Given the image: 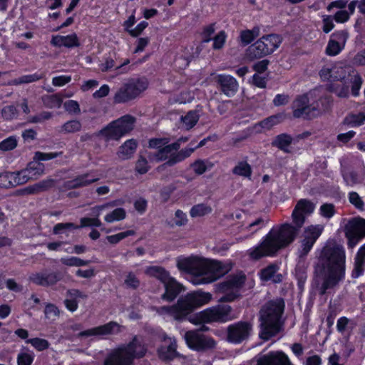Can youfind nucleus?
<instances>
[{
  "mask_svg": "<svg viewBox=\"0 0 365 365\" xmlns=\"http://www.w3.org/2000/svg\"><path fill=\"white\" fill-rule=\"evenodd\" d=\"M82 125L79 120H68L61 125L59 133L63 134L73 133L80 131Z\"/></svg>",
  "mask_w": 365,
  "mask_h": 365,
  "instance_id": "nucleus-34",
  "label": "nucleus"
},
{
  "mask_svg": "<svg viewBox=\"0 0 365 365\" xmlns=\"http://www.w3.org/2000/svg\"><path fill=\"white\" fill-rule=\"evenodd\" d=\"M65 110L71 114L78 115L81 113L79 104L73 100H68L63 104Z\"/></svg>",
  "mask_w": 365,
  "mask_h": 365,
  "instance_id": "nucleus-52",
  "label": "nucleus"
},
{
  "mask_svg": "<svg viewBox=\"0 0 365 365\" xmlns=\"http://www.w3.org/2000/svg\"><path fill=\"white\" fill-rule=\"evenodd\" d=\"M335 213V207L331 203H324L320 207V214L326 218H331Z\"/></svg>",
  "mask_w": 365,
  "mask_h": 365,
  "instance_id": "nucleus-53",
  "label": "nucleus"
},
{
  "mask_svg": "<svg viewBox=\"0 0 365 365\" xmlns=\"http://www.w3.org/2000/svg\"><path fill=\"white\" fill-rule=\"evenodd\" d=\"M347 70H350V68L342 67V66H334L333 67V76L332 79L334 81H342L346 78V75L349 71Z\"/></svg>",
  "mask_w": 365,
  "mask_h": 365,
  "instance_id": "nucleus-49",
  "label": "nucleus"
},
{
  "mask_svg": "<svg viewBox=\"0 0 365 365\" xmlns=\"http://www.w3.org/2000/svg\"><path fill=\"white\" fill-rule=\"evenodd\" d=\"M136 122V118L130 115H125L110 123L106 128L100 130V135L106 140H118L120 138L130 133Z\"/></svg>",
  "mask_w": 365,
  "mask_h": 365,
  "instance_id": "nucleus-9",
  "label": "nucleus"
},
{
  "mask_svg": "<svg viewBox=\"0 0 365 365\" xmlns=\"http://www.w3.org/2000/svg\"><path fill=\"white\" fill-rule=\"evenodd\" d=\"M147 344H127L114 349L103 359V365H133L135 359L143 358L147 352Z\"/></svg>",
  "mask_w": 365,
  "mask_h": 365,
  "instance_id": "nucleus-6",
  "label": "nucleus"
},
{
  "mask_svg": "<svg viewBox=\"0 0 365 365\" xmlns=\"http://www.w3.org/2000/svg\"><path fill=\"white\" fill-rule=\"evenodd\" d=\"M135 171L140 174H145L149 170V166L148 165V160L145 158L143 156H140L138 160L135 163Z\"/></svg>",
  "mask_w": 365,
  "mask_h": 365,
  "instance_id": "nucleus-55",
  "label": "nucleus"
},
{
  "mask_svg": "<svg viewBox=\"0 0 365 365\" xmlns=\"http://www.w3.org/2000/svg\"><path fill=\"white\" fill-rule=\"evenodd\" d=\"M56 180L52 178H47L37 182L38 190L41 192H45L55 185Z\"/></svg>",
  "mask_w": 365,
  "mask_h": 365,
  "instance_id": "nucleus-60",
  "label": "nucleus"
},
{
  "mask_svg": "<svg viewBox=\"0 0 365 365\" xmlns=\"http://www.w3.org/2000/svg\"><path fill=\"white\" fill-rule=\"evenodd\" d=\"M307 265L304 262V259H299V261L295 269V275L298 280L299 288H302L307 278Z\"/></svg>",
  "mask_w": 365,
  "mask_h": 365,
  "instance_id": "nucleus-32",
  "label": "nucleus"
},
{
  "mask_svg": "<svg viewBox=\"0 0 365 365\" xmlns=\"http://www.w3.org/2000/svg\"><path fill=\"white\" fill-rule=\"evenodd\" d=\"M252 330L250 324L240 322L227 327V339L231 342H241L248 340Z\"/></svg>",
  "mask_w": 365,
  "mask_h": 365,
  "instance_id": "nucleus-15",
  "label": "nucleus"
},
{
  "mask_svg": "<svg viewBox=\"0 0 365 365\" xmlns=\"http://www.w3.org/2000/svg\"><path fill=\"white\" fill-rule=\"evenodd\" d=\"M285 307L284 301L281 297L267 302L260 309L259 320L261 331L259 336L267 341L277 335L281 330V318Z\"/></svg>",
  "mask_w": 365,
  "mask_h": 365,
  "instance_id": "nucleus-5",
  "label": "nucleus"
},
{
  "mask_svg": "<svg viewBox=\"0 0 365 365\" xmlns=\"http://www.w3.org/2000/svg\"><path fill=\"white\" fill-rule=\"evenodd\" d=\"M212 299V294L205 292H192L180 297L177 303L172 306L153 307L160 315L168 314L175 320L182 321L197 308L207 304Z\"/></svg>",
  "mask_w": 365,
  "mask_h": 365,
  "instance_id": "nucleus-4",
  "label": "nucleus"
},
{
  "mask_svg": "<svg viewBox=\"0 0 365 365\" xmlns=\"http://www.w3.org/2000/svg\"><path fill=\"white\" fill-rule=\"evenodd\" d=\"M101 225V222L99 220L98 217H83L81 219V225H79L78 227L79 228H81L88 226L100 227Z\"/></svg>",
  "mask_w": 365,
  "mask_h": 365,
  "instance_id": "nucleus-61",
  "label": "nucleus"
},
{
  "mask_svg": "<svg viewBox=\"0 0 365 365\" xmlns=\"http://www.w3.org/2000/svg\"><path fill=\"white\" fill-rule=\"evenodd\" d=\"M217 344H187L188 347L197 351H205L216 348Z\"/></svg>",
  "mask_w": 365,
  "mask_h": 365,
  "instance_id": "nucleus-56",
  "label": "nucleus"
},
{
  "mask_svg": "<svg viewBox=\"0 0 365 365\" xmlns=\"http://www.w3.org/2000/svg\"><path fill=\"white\" fill-rule=\"evenodd\" d=\"M34 356L33 353L21 352L18 354V365H31L34 361Z\"/></svg>",
  "mask_w": 365,
  "mask_h": 365,
  "instance_id": "nucleus-51",
  "label": "nucleus"
},
{
  "mask_svg": "<svg viewBox=\"0 0 365 365\" xmlns=\"http://www.w3.org/2000/svg\"><path fill=\"white\" fill-rule=\"evenodd\" d=\"M89 173L78 175L72 180L64 182L63 185L59 187V190L62 192H64L71 189H77L79 187H86L98 180V178H89Z\"/></svg>",
  "mask_w": 365,
  "mask_h": 365,
  "instance_id": "nucleus-19",
  "label": "nucleus"
},
{
  "mask_svg": "<svg viewBox=\"0 0 365 365\" xmlns=\"http://www.w3.org/2000/svg\"><path fill=\"white\" fill-rule=\"evenodd\" d=\"M79 227L72 222L58 223L53 228V233L54 235H60L64 233L66 230L71 229H78Z\"/></svg>",
  "mask_w": 365,
  "mask_h": 365,
  "instance_id": "nucleus-47",
  "label": "nucleus"
},
{
  "mask_svg": "<svg viewBox=\"0 0 365 365\" xmlns=\"http://www.w3.org/2000/svg\"><path fill=\"white\" fill-rule=\"evenodd\" d=\"M43 102L44 106L47 108H60L62 103V99L58 95H51L44 97Z\"/></svg>",
  "mask_w": 365,
  "mask_h": 365,
  "instance_id": "nucleus-43",
  "label": "nucleus"
},
{
  "mask_svg": "<svg viewBox=\"0 0 365 365\" xmlns=\"http://www.w3.org/2000/svg\"><path fill=\"white\" fill-rule=\"evenodd\" d=\"M349 202L358 209H362L364 202L359 195L356 192H351L349 196Z\"/></svg>",
  "mask_w": 365,
  "mask_h": 365,
  "instance_id": "nucleus-63",
  "label": "nucleus"
},
{
  "mask_svg": "<svg viewBox=\"0 0 365 365\" xmlns=\"http://www.w3.org/2000/svg\"><path fill=\"white\" fill-rule=\"evenodd\" d=\"M323 231V226L320 225H310L304 229L302 235L301 249L299 251V259H304L312 250L317 240Z\"/></svg>",
  "mask_w": 365,
  "mask_h": 365,
  "instance_id": "nucleus-13",
  "label": "nucleus"
},
{
  "mask_svg": "<svg viewBox=\"0 0 365 365\" xmlns=\"http://www.w3.org/2000/svg\"><path fill=\"white\" fill-rule=\"evenodd\" d=\"M163 284L165 286V292L162 295V299L168 302L173 301L181 292V284L171 277L169 278L168 282H165Z\"/></svg>",
  "mask_w": 365,
  "mask_h": 365,
  "instance_id": "nucleus-23",
  "label": "nucleus"
},
{
  "mask_svg": "<svg viewBox=\"0 0 365 365\" xmlns=\"http://www.w3.org/2000/svg\"><path fill=\"white\" fill-rule=\"evenodd\" d=\"M365 121V115L362 113L358 114H351L344 119V123L351 126H359Z\"/></svg>",
  "mask_w": 365,
  "mask_h": 365,
  "instance_id": "nucleus-40",
  "label": "nucleus"
},
{
  "mask_svg": "<svg viewBox=\"0 0 365 365\" xmlns=\"http://www.w3.org/2000/svg\"><path fill=\"white\" fill-rule=\"evenodd\" d=\"M179 269L193 275L194 284L211 283L230 270V268L219 261L209 260L197 257H190L178 260Z\"/></svg>",
  "mask_w": 365,
  "mask_h": 365,
  "instance_id": "nucleus-3",
  "label": "nucleus"
},
{
  "mask_svg": "<svg viewBox=\"0 0 365 365\" xmlns=\"http://www.w3.org/2000/svg\"><path fill=\"white\" fill-rule=\"evenodd\" d=\"M16 146L17 140L14 136L9 137L0 143V150L2 151L14 150Z\"/></svg>",
  "mask_w": 365,
  "mask_h": 365,
  "instance_id": "nucleus-48",
  "label": "nucleus"
},
{
  "mask_svg": "<svg viewBox=\"0 0 365 365\" xmlns=\"http://www.w3.org/2000/svg\"><path fill=\"white\" fill-rule=\"evenodd\" d=\"M1 114L4 118L11 120L16 117L17 109L14 106H7L2 109Z\"/></svg>",
  "mask_w": 365,
  "mask_h": 365,
  "instance_id": "nucleus-59",
  "label": "nucleus"
},
{
  "mask_svg": "<svg viewBox=\"0 0 365 365\" xmlns=\"http://www.w3.org/2000/svg\"><path fill=\"white\" fill-rule=\"evenodd\" d=\"M232 308L230 305L219 304L199 313V319L204 323L225 322L230 319Z\"/></svg>",
  "mask_w": 365,
  "mask_h": 365,
  "instance_id": "nucleus-12",
  "label": "nucleus"
},
{
  "mask_svg": "<svg viewBox=\"0 0 365 365\" xmlns=\"http://www.w3.org/2000/svg\"><path fill=\"white\" fill-rule=\"evenodd\" d=\"M347 38L348 33L345 31L334 33L328 42L326 53L329 56L337 55L341 51Z\"/></svg>",
  "mask_w": 365,
  "mask_h": 365,
  "instance_id": "nucleus-17",
  "label": "nucleus"
},
{
  "mask_svg": "<svg viewBox=\"0 0 365 365\" xmlns=\"http://www.w3.org/2000/svg\"><path fill=\"white\" fill-rule=\"evenodd\" d=\"M185 339L186 342H214L213 340H207L201 330L187 331L185 334Z\"/></svg>",
  "mask_w": 365,
  "mask_h": 365,
  "instance_id": "nucleus-36",
  "label": "nucleus"
},
{
  "mask_svg": "<svg viewBox=\"0 0 365 365\" xmlns=\"http://www.w3.org/2000/svg\"><path fill=\"white\" fill-rule=\"evenodd\" d=\"M148 86V81L145 78H130L116 91L113 101L115 103H124L133 101L145 91Z\"/></svg>",
  "mask_w": 365,
  "mask_h": 365,
  "instance_id": "nucleus-8",
  "label": "nucleus"
},
{
  "mask_svg": "<svg viewBox=\"0 0 365 365\" xmlns=\"http://www.w3.org/2000/svg\"><path fill=\"white\" fill-rule=\"evenodd\" d=\"M293 138L291 135L287 133H282L277 135L273 141L272 145L279 148L286 153H289V146L292 143Z\"/></svg>",
  "mask_w": 365,
  "mask_h": 365,
  "instance_id": "nucleus-29",
  "label": "nucleus"
},
{
  "mask_svg": "<svg viewBox=\"0 0 365 365\" xmlns=\"http://www.w3.org/2000/svg\"><path fill=\"white\" fill-rule=\"evenodd\" d=\"M61 262L63 264L69 267H81L88 265L90 262L88 260H83L76 257L69 258H61Z\"/></svg>",
  "mask_w": 365,
  "mask_h": 365,
  "instance_id": "nucleus-45",
  "label": "nucleus"
},
{
  "mask_svg": "<svg viewBox=\"0 0 365 365\" xmlns=\"http://www.w3.org/2000/svg\"><path fill=\"white\" fill-rule=\"evenodd\" d=\"M180 149L179 142L167 144L153 155L157 162L165 161L160 168L171 167L188 158L195 148Z\"/></svg>",
  "mask_w": 365,
  "mask_h": 365,
  "instance_id": "nucleus-7",
  "label": "nucleus"
},
{
  "mask_svg": "<svg viewBox=\"0 0 365 365\" xmlns=\"http://www.w3.org/2000/svg\"><path fill=\"white\" fill-rule=\"evenodd\" d=\"M345 252L335 242H328L322 250L314 266V282L321 295L334 287L344 278Z\"/></svg>",
  "mask_w": 365,
  "mask_h": 365,
  "instance_id": "nucleus-2",
  "label": "nucleus"
},
{
  "mask_svg": "<svg viewBox=\"0 0 365 365\" xmlns=\"http://www.w3.org/2000/svg\"><path fill=\"white\" fill-rule=\"evenodd\" d=\"M42 77L36 73L31 75H25L19 78L12 80L9 85H20L23 83H29L40 80Z\"/></svg>",
  "mask_w": 365,
  "mask_h": 365,
  "instance_id": "nucleus-42",
  "label": "nucleus"
},
{
  "mask_svg": "<svg viewBox=\"0 0 365 365\" xmlns=\"http://www.w3.org/2000/svg\"><path fill=\"white\" fill-rule=\"evenodd\" d=\"M315 205L310 200H299L292 214L293 225L284 223L272 228L259 245L247 251L250 257L258 260L262 257H272L292 244L304 224L306 215L312 214Z\"/></svg>",
  "mask_w": 365,
  "mask_h": 365,
  "instance_id": "nucleus-1",
  "label": "nucleus"
},
{
  "mask_svg": "<svg viewBox=\"0 0 365 365\" xmlns=\"http://www.w3.org/2000/svg\"><path fill=\"white\" fill-rule=\"evenodd\" d=\"M259 35V28L254 27L252 30L241 31L240 35V41L243 46H247Z\"/></svg>",
  "mask_w": 365,
  "mask_h": 365,
  "instance_id": "nucleus-33",
  "label": "nucleus"
},
{
  "mask_svg": "<svg viewBox=\"0 0 365 365\" xmlns=\"http://www.w3.org/2000/svg\"><path fill=\"white\" fill-rule=\"evenodd\" d=\"M212 211V209L210 205L204 203H200L194 205L191 208L190 214L192 217H197L208 215L211 213Z\"/></svg>",
  "mask_w": 365,
  "mask_h": 365,
  "instance_id": "nucleus-37",
  "label": "nucleus"
},
{
  "mask_svg": "<svg viewBox=\"0 0 365 365\" xmlns=\"http://www.w3.org/2000/svg\"><path fill=\"white\" fill-rule=\"evenodd\" d=\"M138 148V143L135 139H129L123 143L116 153L120 160H128L133 157Z\"/></svg>",
  "mask_w": 365,
  "mask_h": 365,
  "instance_id": "nucleus-22",
  "label": "nucleus"
},
{
  "mask_svg": "<svg viewBox=\"0 0 365 365\" xmlns=\"http://www.w3.org/2000/svg\"><path fill=\"white\" fill-rule=\"evenodd\" d=\"M257 365H292L288 356L282 351L269 352L260 356Z\"/></svg>",
  "mask_w": 365,
  "mask_h": 365,
  "instance_id": "nucleus-18",
  "label": "nucleus"
},
{
  "mask_svg": "<svg viewBox=\"0 0 365 365\" xmlns=\"http://www.w3.org/2000/svg\"><path fill=\"white\" fill-rule=\"evenodd\" d=\"M267 55L268 53L264 49V46L259 39L250 46L246 51V56L247 58L251 61L260 58Z\"/></svg>",
  "mask_w": 365,
  "mask_h": 365,
  "instance_id": "nucleus-28",
  "label": "nucleus"
},
{
  "mask_svg": "<svg viewBox=\"0 0 365 365\" xmlns=\"http://www.w3.org/2000/svg\"><path fill=\"white\" fill-rule=\"evenodd\" d=\"M293 116L304 119H312L321 114L319 103H309L307 95L299 96L292 103Z\"/></svg>",
  "mask_w": 365,
  "mask_h": 365,
  "instance_id": "nucleus-11",
  "label": "nucleus"
},
{
  "mask_svg": "<svg viewBox=\"0 0 365 365\" xmlns=\"http://www.w3.org/2000/svg\"><path fill=\"white\" fill-rule=\"evenodd\" d=\"M126 212L123 208H116L111 212L107 214L105 217V220L107 222H113L114 221L122 220L125 218Z\"/></svg>",
  "mask_w": 365,
  "mask_h": 365,
  "instance_id": "nucleus-41",
  "label": "nucleus"
},
{
  "mask_svg": "<svg viewBox=\"0 0 365 365\" xmlns=\"http://www.w3.org/2000/svg\"><path fill=\"white\" fill-rule=\"evenodd\" d=\"M349 80L351 83V93L354 96L359 95V89L361 88L362 80L361 78L354 73L353 75L349 74Z\"/></svg>",
  "mask_w": 365,
  "mask_h": 365,
  "instance_id": "nucleus-46",
  "label": "nucleus"
},
{
  "mask_svg": "<svg viewBox=\"0 0 365 365\" xmlns=\"http://www.w3.org/2000/svg\"><path fill=\"white\" fill-rule=\"evenodd\" d=\"M178 344H169L168 346H161L158 349V358L164 362H170L179 356L177 351Z\"/></svg>",
  "mask_w": 365,
  "mask_h": 365,
  "instance_id": "nucleus-24",
  "label": "nucleus"
},
{
  "mask_svg": "<svg viewBox=\"0 0 365 365\" xmlns=\"http://www.w3.org/2000/svg\"><path fill=\"white\" fill-rule=\"evenodd\" d=\"M217 82L220 86L221 91L228 97L233 96L239 88L237 80L230 75H218Z\"/></svg>",
  "mask_w": 365,
  "mask_h": 365,
  "instance_id": "nucleus-21",
  "label": "nucleus"
},
{
  "mask_svg": "<svg viewBox=\"0 0 365 365\" xmlns=\"http://www.w3.org/2000/svg\"><path fill=\"white\" fill-rule=\"evenodd\" d=\"M259 40L264 46V49L268 55L273 53L279 46L282 41L281 36L277 34L265 35Z\"/></svg>",
  "mask_w": 365,
  "mask_h": 365,
  "instance_id": "nucleus-27",
  "label": "nucleus"
},
{
  "mask_svg": "<svg viewBox=\"0 0 365 365\" xmlns=\"http://www.w3.org/2000/svg\"><path fill=\"white\" fill-rule=\"evenodd\" d=\"M245 282V274L230 276L226 281L218 284L219 291L224 294L218 301L220 302L234 301L240 296V289L243 287Z\"/></svg>",
  "mask_w": 365,
  "mask_h": 365,
  "instance_id": "nucleus-10",
  "label": "nucleus"
},
{
  "mask_svg": "<svg viewBox=\"0 0 365 365\" xmlns=\"http://www.w3.org/2000/svg\"><path fill=\"white\" fill-rule=\"evenodd\" d=\"M27 171L31 175L32 180L37 179L44 173V165L38 160L31 162L26 167Z\"/></svg>",
  "mask_w": 365,
  "mask_h": 365,
  "instance_id": "nucleus-35",
  "label": "nucleus"
},
{
  "mask_svg": "<svg viewBox=\"0 0 365 365\" xmlns=\"http://www.w3.org/2000/svg\"><path fill=\"white\" fill-rule=\"evenodd\" d=\"M365 268V244L359 249L355 258L352 277L357 278L361 276Z\"/></svg>",
  "mask_w": 365,
  "mask_h": 365,
  "instance_id": "nucleus-31",
  "label": "nucleus"
},
{
  "mask_svg": "<svg viewBox=\"0 0 365 365\" xmlns=\"http://www.w3.org/2000/svg\"><path fill=\"white\" fill-rule=\"evenodd\" d=\"M122 326L115 322H110L92 329H87L78 334V337L90 336H106L115 334L121 331Z\"/></svg>",
  "mask_w": 365,
  "mask_h": 365,
  "instance_id": "nucleus-16",
  "label": "nucleus"
},
{
  "mask_svg": "<svg viewBox=\"0 0 365 365\" xmlns=\"http://www.w3.org/2000/svg\"><path fill=\"white\" fill-rule=\"evenodd\" d=\"M145 274L149 277L158 279L163 284L167 282L170 277L169 272L160 266H149L146 267Z\"/></svg>",
  "mask_w": 365,
  "mask_h": 365,
  "instance_id": "nucleus-30",
  "label": "nucleus"
},
{
  "mask_svg": "<svg viewBox=\"0 0 365 365\" xmlns=\"http://www.w3.org/2000/svg\"><path fill=\"white\" fill-rule=\"evenodd\" d=\"M341 175L345 183L347 185L353 186L356 184L362 183L365 179V170L357 173L354 170L347 171L344 168L341 170Z\"/></svg>",
  "mask_w": 365,
  "mask_h": 365,
  "instance_id": "nucleus-26",
  "label": "nucleus"
},
{
  "mask_svg": "<svg viewBox=\"0 0 365 365\" xmlns=\"http://www.w3.org/2000/svg\"><path fill=\"white\" fill-rule=\"evenodd\" d=\"M168 143L169 139L166 138H151L148 142V147L150 148L160 150Z\"/></svg>",
  "mask_w": 365,
  "mask_h": 365,
  "instance_id": "nucleus-54",
  "label": "nucleus"
},
{
  "mask_svg": "<svg viewBox=\"0 0 365 365\" xmlns=\"http://www.w3.org/2000/svg\"><path fill=\"white\" fill-rule=\"evenodd\" d=\"M279 267L277 264H272L267 267L261 269L260 279L262 281H272L274 283H279L282 281V275L278 274Z\"/></svg>",
  "mask_w": 365,
  "mask_h": 365,
  "instance_id": "nucleus-25",
  "label": "nucleus"
},
{
  "mask_svg": "<svg viewBox=\"0 0 365 365\" xmlns=\"http://www.w3.org/2000/svg\"><path fill=\"white\" fill-rule=\"evenodd\" d=\"M140 284V282L139 279L133 272H129L125 274L124 284L126 287L132 289H136L139 287Z\"/></svg>",
  "mask_w": 365,
  "mask_h": 365,
  "instance_id": "nucleus-44",
  "label": "nucleus"
},
{
  "mask_svg": "<svg viewBox=\"0 0 365 365\" xmlns=\"http://www.w3.org/2000/svg\"><path fill=\"white\" fill-rule=\"evenodd\" d=\"M199 115L196 111H189L185 116L181 117L183 125L187 130L192 128L198 121Z\"/></svg>",
  "mask_w": 365,
  "mask_h": 365,
  "instance_id": "nucleus-39",
  "label": "nucleus"
},
{
  "mask_svg": "<svg viewBox=\"0 0 365 365\" xmlns=\"http://www.w3.org/2000/svg\"><path fill=\"white\" fill-rule=\"evenodd\" d=\"M191 167L197 175H202L207 170L205 163L202 160H196L191 165Z\"/></svg>",
  "mask_w": 365,
  "mask_h": 365,
  "instance_id": "nucleus-64",
  "label": "nucleus"
},
{
  "mask_svg": "<svg viewBox=\"0 0 365 365\" xmlns=\"http://www.w3.org/2000/svg\"><path fill=\"white\" fill-rule=\"evenodd\" d=\"M235 175L249 178L252 175V168L246 161H240L232 169Z\"/></svg>",
  "mask_w": 365,
  "mask_h": 365,
  "instance_id": "nucleus-38",
  "label": "nucleus"
},
{
  "mask_svg": "<svg viewBox=\"0 0 365 365\" xmlns=\"http://www.w3.org/2000/svg\"><path fill=\"white\" fill-rule=\"evenodd\" d=\"M135 232L133 230H127L125 232H120L116 235L108 236L106 238L108 241L111 244H116L123 239L133 235Z\"/></svg>",
  "mask_w": 365,
  "mask_h": 365,
  "instance_id": "nucleus-50",
  "label": "nucleus"
},
{
  "mask_svg": "<svg viewBox=\"0 0 365 365\" xmlns=\"http://www.w3.org/2000/svg\"><path fill=\"white\" fill-rule=\"evenodd\" d=\"M225 32L222 31L218 33V34L215 36L213 38L214 43H213V48L214 49H220L222 48L225 42Z\"/></svg>",
  "mask_w": 365,
  "mask_h": 365,
  "instance_id": "nucleus-62",
  "label": "nucleus"
},
{
  "mask_svg": "<svg viewBox=\"0 0 365 365\" xmlns=\"http://www.w3.org/2000/svg\"><path fill=\"white\" fill-rule=\"evenodd\" d=\"M17 185H21L26 183L29 180H32L31 175L27 171L26 168L16 173Z\"/></svg>",
  "mask_w": 365,
  "mask_h": 365,
  "instance_id": "nucleus-58",
  "label": "nucleus"
},
{
  "mask_svg": "<svg viewBox=\"0 0 365 365\" xmlns=\"http://www.w3.org/2000/svg\"><path fill=\"white\" fill-rule=\"evenodd\" d=\"M80 45L78 38L76 34L65 36L63 40V46L67 48L77 47Z\"/></svg>",
  "mask_w": 365,
  "mask_h": 365,
  "instance_id": "nucleus-57",
  "label": "nucleus"
},
{
  "mask_svg": "<svg viewBox=\"0 0 365 365\" xmlns=\"http://www.w3.org/2000/svg\"><path fill=\"white\" fill-rule=\"evenodd\" d=\"M345 235L348 239V246L353 248L360 240L365 237V220H350L345 227Z\"/></svg>",
  "mask_w": 365,
  "mask_h": 365,
  "instance_id": "nucleus-14",
  "label": "nucleus"
},
{
  "mask_svg": "<svg viewBox=\"0 0 365 365\" xmlns=\"http://www.w3.org/2000/svg\"><path fill=\"white\" fill-rule=\"evenodd\" d=\"M30 280L36 284L48 287L56 284L58 281L62 279V275L60 272H38L32 274L30 277Z\"/></svg>",
  "mask_w": 365,
  "mask_h": 365,
  "instance_id": "nucleus-20",
  "label": "nucleus"
}]
</instances>
